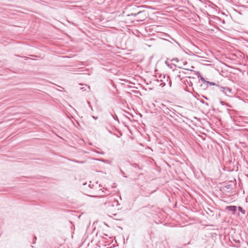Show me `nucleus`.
Returning <instances> with one entry per match:
<instances>
[{
  "mask_svg": "<svg viewBox=\"0 0 248 248\" xmlns=\"http://www.w3.org/2000/svg\"><path fill=\"white\" fill-rule=\"evenodd\" d=\"M172 62H179L180 61L178 59V58H173L171 60Z\"/></svg>",
  "mask_w": 248,
  "mask_h": 248,
  "instance_id": "nucleus-10",
  "label": "nucleus"
},
{
  "mask_svg": "<svg viewBox=\"0 0 248 248\" xmlns=\"http://www.w3.org/2000/svg\"><path fill=\"white\" fill-rule=\"evenodd\" d=\"M93 119H94L95 120H96V119H97V117H95V116H93Z\"/></svg>",
  "mask_w": 248,
  "mask_h": 248,
  "instance_id": "nucleus-13",
  "label": "nucleus"
},
{
  "mask_svg": "<svg viewBox=\"0 0 248 248\" xmlns=\"http://www.w3.org/2000/svg\"><path fill=\"white\" fill-rule=\"evenodd\" d=\"M178 67L180 68H182V66H179Z\"/></svg>",
  "mask_w": 248,
  "mask_h": 248,
  "instance_id": "nucleus-16",
  "label": "nucleus"
},
{
  "mask_svg": "<svg viewBox=\"0 0 248 248\" xmlns=\"http://www.w3.org/2000/svg\"><path fill=\"white\" fill-rule=\"evenodd\" d=\"M89 186L91 187V184L89 185Z\"/></svg>",
  "mask_w": 248,
  "mask_h": 248,
  "instance_id": "nucleus-18",
  "label": "nucleus"
},
{
  "mask_svg": "<svg viewBox=\"0 0 248 248\" xmlns=\"http://www.w3.org/2000/svg\"><path fill=\"white\" fill-rule=\"evenodd\" d=\"M164 112L167 115H170L171 117H173L172 114H174V113L169 108L166 107L165 106H164V108H163Z\"/></svg>",
  "mask_w": 248,
  "mask_h": 248,
  "instance_id": "nucleus-2",
  "label": "nucleus"
},
{
  "mask_svg": "<svg viewBox=\"0 0 248 248\" xmlns=\"http://www.w3.org/2000/svg\"><path fill=\"white\" fill-rule=\"evenodd\" d=\"M238 211L241 212L243 214L245 213V211L243 209V208L241 206H238Z\"/></svg>",
  "mask_w": 248,
  "mask_h": 248,
  "instance_id": "nucleus-7",
  "label": "nucleus"
},
{
  "mask_svg": "<svg viewBox=\"0 0 248 248\" xmlns=\"http://www.w3.org/2000/svg\"><path fill=\"white\" fill-rule=\"evenodd\" d=\"M225 209L232 212L233 214L235 213L236 211V206H227L225 207Z\"/></svg>",
  "mask_w": 248,
  "mask_h": 248,
  "instance_id": "nucleus-3",
  "label": "nucleus"
},
{
  "mask_svg": "<svg viewBox=\"0 0 248 248\" xmlns=\"http://www.w3.org/2000/svg\"><path fill=\"white\" fill-rule=\"evenodd\" d=\"M87 88V89H88L89 90L90 89V87L89 86H87L86 85L84 87H82V88H80V90H84V91H86V88Z\"/></svg>",
  "mask_w": 248,
  "mask_h": 248,
  "instance_id": "nucleus-8",
  "label": "nucleus"
},
{
  "mask_svg": "<svg viewBox=\"0 0 248 248\" xmlns=\"http://www.w3.org/2000/svg\"><path fill=\"white\" fill-rule=\"evenodd\" d=\"M145 19V16L143 17H138L137 21H143Z\"/></svg>",
  "mask_w": 248,
  "mask_h": 248,
  "instance_id": "nucleus-9",
  "label": "nucleus"
},
{
  "mask_svg": "<svg viewBox=\"0 0 248 248\" xmlns=\"http://www.w3.org/2000/svg\"><path fill=\"white\" fill-rule=\"evenodd\" d=\"M184 69L186 70H189V71H192V70L191 69H189L188 68H184Z\"/></svg>",
  "mask_w": 248,
  "mask_h": 248,
  "instance_id": "nucleus-12",
  "label": "nucleus"
},
{
  "mask_svg": "<svg viewBox=\"0 0 248 248\" xmlns=\"http://www.w3.org/2000/svg\"><path fill=\"white\" fill-rule=\"evenodd\" d=\"M175 42H176V43H177V44L179 45V44L177 43V42H176V41H175Z\"/></svg>",
  "mask_w": 248,
  "mask_h": 248,
  "instance_id": "nucleus-17",
  "label": "nucleus"
},
{
  "mask_svg": "<svg viewBox=\"0 0 248 248\" xmlns=\"http://www.w3.org/2000/svg\"><path fill=\"white\" fill-rule=\"evenodd\" d=\"M183 62V65H186V64H187V62H186V61H185V62Z\"/></svg>",
  "mask_w": 248,
  "mask_h": 248,
  "instance_id": "nucleus-11",
  "label": "nucleus"
},
{
  "mask_svg": "<svg viewBox=\"0 0 248 248\" xmlns=\"http://www.w3.org/2000/svg\"><path fill=\"white\" fill-rule=\"evenodd\" d=\"M144 12V11H140V12H138L137 13H131V14H129L127 16H139V15H141Z\"/></svg>",
  "mask_w": 248,
  "mask_h": 248,
  "instance_id": "nucleus-6",
  "label": "nucleus"
},
{
  "mask_svg": "<svg viewBox=\"0 0 248 248\" xmlns=\"http://www.w3.org/2000/svg\"><path fill=\"white\" fill-rule=\"evenodd\" d=\"M219 90L220 92H222L226 96L229 97H232L234 95V92L232 90V89L229 87H223L218 86Z\"/></svg>",
  "mask_w": 248,
  "mask_h": 248,
  "instance_id": "nucleus-1",
  "label": "nucleus"
},
{
  "mask_svg": "<svg viewBox=\"0 0 248 248\" xmlns=\"http://www.w3.org/2000/svg\"><path fill=\"white\" fill-rule=\"evenodd\" d=\"M171 81H170V82H169V84H170V86H171Z\"/></svg>",
  "mask_w": 248,
  "mask_h": 248,
  "instance_id": "nucleus-15",
  "label": "nucleus"
},
{
  "mask_svg": "<svg viewBox=\"0 0 248 248\" xmlns=\"http://www.w3.org/2000/svg\"><path fill=\"white\" fill-rule=\"evenodd\" d=\"M199 74L200 78V80H201L203 83V84H202L201 85V87L202 89L203 87H204L205 86L207 82V81L205 80V79L200 74Z\"/></svg>",
  "mask_w": 248,
  "mask_h": 248,
  "instance_id": "nucleus-4",
  "label": "nucleus"
},
{
  "mask_svg": "<svg viewBox=\"0 0 248 248\" xmlns=\"http://www.w3.org/2000/svg\"><path fill=\"white\" fill-rule=\"evenodd\" d=\"M209 85L211 86V85H216L217 84L215 82H210V81H207V82L205 86L204 87H203L202 88V89L205 90L208 86Z\"/></svg>",
  "mask_w": 248,
  "mask_h": 248,
  "instance_id": "nucleus-5",
  "label": "nucleus"
},
{
  "mask_svg": "<svg viewBox=\"0 0 248 248\" xmlns=\"http://www.w3.org/2000/svg\"><path fill=\"white\" fill-rule=\"evenodd\" d=\"M220 103L222 105H224V102L223 101H221L220 102Z\"/></svg>",
  "mask_w": 248,
  "mask_h": 248,
  "instance_id": "nucleus-14",
  "label": "nucleus"
},
{
  "mask_svg": "<svg viewBox=\"0 0 248 248\" xmlns=\"http://www.w3.org/2000/svg\"><path fill=\"white\" fill-rule=\"evenodd\" d=\"M116 202H117V204H119L117 201H116Z\"/></svg>",
  "mask_w": 248,
  "mask_h": 248,
  "instance_id": "nucleus-19",
  "label": "nucleus"
}]
</instances>
